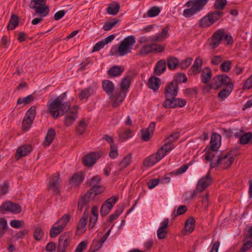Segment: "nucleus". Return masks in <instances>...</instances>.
<instances>
[{"mask_svg": "<svg viewBox=\"0 0 252 252\" xmlns=\"http://www.w3.org/2000/svg\"><path fill=\"white\" fill-rule=\"evenodd\" d=\"M95 92L94 88L92 86H90L87 88L82 90L79 97L81 100L84 99H88L92 94H93Z\"/></svg>", "mask_w": 252, "mask_h": 252, "instance_id": "obj_26", "label": "nucleus"}, {"mask_svg": "<svg viewBox=\"0 0 252 252\" xmlns=\"http://www.w3.org/2000/svg\"><path fill=\"white\" fill-rule=\"evenodd\" d=\"M233 161L234 158L231 152L225 154H221L220 155H217V160L216 162L210 163V167L215 168L220 165L222 169H227L230 167Z\"/></svg>", "mask_w": 252, "mask_h": 252, "instance_id": "obj_4", "label": "nucleus"}, {"mask_svg": "<svg viewBox=\"0 0 252 252\" xmlns=\"http://www.w3.org/2000/svg\"><path fill=\"white\" fill-rule=\"evenodd\" d=\"M157 157L154 154L147 157L143 161V165L145 167H150L158 162Z\"/></svg>", "mask_w": 252, "mask_h": 252, "instance_id": "obj_28", "label": "nucleus"}, {"mask_svg": "<svg viewBox=\"0 0 252 252\" xmlns=\"http://www.w3.org/2000/svg\"><path fill=\"white\" fill-rule=\"evenodd\" d=\"M223 12L219 11H215L209 13V16L212 24H214L215 22L220 20L221 17L223 15Z\"/></svg>", "mask_w": 252, "mask_h": 252, "instance_id": "obj_36", "label": "nucleus"}, {"mask_svg": "<svg viewBox=\"0 0 252 252\" xmlns=\"http://www.w3.org/2000/svg\"><path fill=\"white\" fill-rule=\"evenodd\" d=\"M102 87L103 91L110 97L113 96L114 86L113 83L108 80H105L102 82Z\"/></svg>", "mask_w": 252, "mask_h": 252, "instance_id": "obj_17", "label": "nucleus"}, {"mask_svg": "<svg viewBox=\"0 0 252 252\" xmlns=\"http://www.w3.org/2000/svg\"><path fill=\"white\" fill-rule=\"evenodd\" d=\"M70 219V216L69 215L65 214L55 223V225H59L64 229Z\"/></svg>", "mask_w": 252, "mask_h": 252, "instance_id": "obj_44", "label": "nucleus"}, {"mask_svg": "<svg viewBox=\"0 0 252 252\" xmlns=\"http://www.w3.org/2000/svg\"><path fill=\"white\" fill-rule=\"evenodd\" d=\"M131 154H129L127 156H125L120 163V166L121 167L124 169L128 166L131 162Z\"/></svg>", "mask_w": 252, "mask_h": 252, "instance_id": "obj_47", "label": "nucleus"}, {"mask_svg": "<svg viewBox=\"0 0 252 252\" xmlns=\"http://www.w3.org/2000/svg\"><path fill=\"white\" fill-rule=\"evenodd\" d=\"M166 69V61L165 60H160L158 62L155 69L154 73L156 75L162 74Z\"/></svg>", "mask_w": 252, "mask_h": 252, "instance_id": "obj_21", "label": "nucleus"}, {"mask_svg": "<svg viewBox=\"0 0 252 252\" xmlns=\"http://www.w3.org/2000/svg\"><path fill=\"white\" fill-rule=\"evenodd\" d=\"M120 8L119 4L117 2H115L114 4H110L106 8V11L109 14L115 15L118 13Z\"/></svg>", "mask_w": 252, "mask_h": 252, "instance_id": "obj_34", "label": "nucleus"}, {"mask_svg": "<svg viewBox=\"0 0 252 252\" xmlns=\"http://www.w3.org/2000/svg\"><path fill=\"white\" fill-rule=\"evenodd\" d=\"M160 80L158 77L152 76L150 78L148 82V87L154 91H157L160 86Z\"/></svg>", "mask_w": 252, "mask_h": 252, "instance_id": "obj_23", "label": "nucleus"}, {"mask_svg": "<svg viewBox=\"0 0 252 252\" xmlns=\"http://www.w3.org/2000/svg\"><path fill=\"white\" fill-rule=\"evenodd\" d=\"M70 242L69 236L65 233L62 234L59 239L58 252H65L66 247Z\"/></svg>", "mask_w": 252, "mask_h": 252, "instance_id": "obj_13", "label": "nucleus"}, {"mask_svg": "<svg viewBox=\"0 0 252 252\" xmlns=\"http://www.w3.org/2000/svg\"><path fill=\"white\" fill-rule=\"evenodd\" d=\"M32 147L29 145H23L19 147L15 154V157L19 159L23 157L27 156L32 151Z\"/></svg>", "mask_w": 252, "mask_h": 252, "instance_id": "obj_16", "label": "nucleus"}, {"mask_svg": "<svg viewBox=\"0 0 252 252\" xmlns=\"http://www.w3.org/2000/svg\"><path fill=\"white\" fill-rule=\"evenodd\" d=\"M88 126V124L84 119L81 120L78 123L77 126L75 127L76 133L79 135H82Z\"/></svg>", "mask_w": 252, "mask_h": 252, "instance_id": "obj_29", "label": "nucleus"}, {"mask_svg": "<svg viewBox=\"0 0 252 252\" xmlns=\"http://www.w3.org/2000/svg\"><path fill=\"white\" fill-rule=\"evenodd\" d=\"M118 200V197L113 196L108 198L102 205L100 213L102 216H105L108 214L116 202Z\"/></svg>", "mask_w": 252, "mask_h": 252, "instance_id": "obj_7", "label": "nucleus"}, {"mask_svg": "<svg viewBox=\"0 0 252 252\" xmlns=\"http://www.w3.org/2000/svg\"><path fill=\"white\" fill-rule=\"evenodd\" d=\"M119 22V19L114 18L112 21L109 22H106L103 27V29L105 31L110 30L115 25H116Z\"/></svg>", "mask_w": 252, "mask_h": 252, "instance_id": "obj_54", "label": "nucleus"}, {"mask_svg": "<svg viewBox=\"0 0 252 252\" xmlns=\"http://www.w3.org/2000/svg\"><path fill=\"white\" fill-rule=\"evenodd\" d=\"M134 36H128L120 43L118 47H113L110 51L111 55L124 56L131 52L132 48L135 43Z\"/></svg>", "mask_w": 252, "mask_h": 252, "instance_id": "obj_2", "label": "nucleus"}, {"mask_svg": "<svg viewBox=\"0 0 252 252\" xmlns=\"http://www.w3.org/2000/svg\"><path fill=\"white\" fill-rule=\"evenodd\" d=\"M224 36V31L223 30H218L213 33L211 37V41L209 43V46L213 49L217 48L220 43Z\"/></svg>", "mask_w": 252, "mask_h": 252, "instance_id": "obj_11", "label": "nucleus"}, {"mask_svg": "<svg viewBox=\"0 0 252 252\" xmlns=\"http://www.w3.org/2000/svg\"><path fill=\"white\" fill-rule=\"evenodd\" d=\"M7 229V221L4 218H0V237H2Z\"/></svg>", "mask_w": 252, "mask_h": 252, "instance_id": "obj_48", "label": "nucleus"}, {"mask_svg": "<svg viewBox=\"0 0 252 252\" xmlns=\"http://www.w3.org/2000/svg\"><path fill=\"white\" fill-rule=\"evenodd\" d=\"M195 226V220L193 218H189L185 223V229L187 231L191 233L193 231Z\"/></svg>", "mask_w": 252, "mask_h": 252, "instance_id": "obj_40", "label": "nucleus"}, {"mask_svg": "<svg viewBox=\"0 0 252 252\" xmlns=\"http://www.w3.org/2000/svg\"><path fill=\"white\" fill-rule=\"evenodd\" d=\"M185 94L189 97H196L198 92L195 88H188L185 90Z\"/></svg>", "mask_w": 252, "mask_h": 252, "instance_id": "obj_62", "label": "nucleus"}, {"mask_svg": "<svg viewBox=\"0 0 252 252\" xmlns=\"http://www.w3.org/2000/svg\"><path fill=\"white\" fill-rule=\"evenodd\" d=\"M4 211H8L13 214H19L21 212V207L18 204L7 201L0 206V212L3 214Z\"/></svg>", "mask_w": 252, "mask_h": 252, "instance_id": "obj_8", "label": "nucleus"}, {"mask_svg": "<svg viewBox=\"0 0 252 252\" xmlns=\"http://www.w3.org/2000/svg\"><path fill=\"white\" fill-rule=\"evenodd\" d=\"M126 92L120 91L116 96L115 101L113 103V107H117L124 100L126 96Z\"/></svg>", "mask_w": 252, "mask_h": 252, "instance_id": "obj_38", "label": "nucleus"}, {"mask_svg": "<svg viewBox=\"0 0 252 252\" xmlns=\"http://www.w3.org/2000/svg\"><path fill=\"white\" fill-rule=\"evenodd\" d=\"M172 81H175L178 85V83H185L187 81V77L184 73L177 74L175 75V79Z\"/></svg>", "mask_w": 252, "mask_h": 252, "instance_id": "obj_57", "label": "nucleus"}, {"mask_svg": "<svg viewBox=\"0 0 252 252\" xmlns=\"http://www.w3.org/2000/svg\"><path fill=\"white\" fill-rule=\"evenodd\" d=\"M217 151H212L211 149H210L208 152L205 154V159L208 161H210V163L212 162L213 159L217 157V155H220L218 154Z\"/></svg>", "mask_w": 252, "mask_h": 252, "instance_id": "obj_43", "label": "nucleus"}, {"mask_svg": "<svg viewBox=\"0 0 252 252\" xmlns=\"http://www.w3.org/2000/svg\"><path fill=\"white\" fill-rule=\"evenodd\" d=\"M46 3V0H32L30 2L29 7L35 10L33 16L38 14L41 17L46 16L49 13V8Z\"/></svg>", "mask_w": 252, "mask_h": 252, "instance_id": "obj_5", "label": "nucleus"}, {"mask_svg": "<svg viewBox=\"0 0 252 252\" xmlns=\"http://www.w3.org/2000/svg\"><path fill=\"white\" fill-rule=\"evenodd\" d=\"M212 181L213 178L208 173L205 176L202 177L198 180L196 184L197 189L203 191L206 188L211 185Z\"/></svg>", "mask_w": 252, "mask_h": 252, "instance_id": "obj_12", "label": "nucleus"}, {"mask_svg": "<svg viewBox=\"0 0 252 252\" xmlns=\"http://www.w3.org/2000/svg\"><path fill=\"white\" fill-rule=\"evenodd\" d=\"M60 174L56 173L52 175L49 181L48 189L52 191L54 195H58L60 193Z\"/></svg>", "mask_w": 252, "mask_h": 252, "instance_id": "obj_6", "label": "nucleus"}, {"mask_svg": "<svg viewBox=\"0 0 252 252\" xmlns=\"http://www.w3.org/2000/svg\"><path fill=\"white\" fill-rule=\"evenodd\" d=\"M36 107L35 106H32L27 112L25 117L28 119L34 120L36 115Z\"/></svg>", "mask_w": 252, "mask_h": 252, "instance_id": "obj_50", "label": "nucleus"}, {"mask_svg": "<svg viewBox=\"0 0 252 252\" xmlns=\"http://www.w3.org/2000/svg\"><path fill=\"white\" fill-rule=\"evenodd\" d=\"M209 0H190L188 1L185 6L189 7L185 9L183 15L186 17H190L203 9Z\"/></svg>", "mask_w": 252, "mask_h": 252, "instance_id": "obj_3", "label": "nucleus"}, {"mask_svg": "<svg viewBox=\"0 0 252 252\" xmlns=\"http://www.w3.org/2000/svg\"><path fill=\"white\" fill-rule=\"evenodd\" d=\"M221 87V84L220 83V75H217L215 76L211 83L210 84L209 86H206L204 88L205 90H207L209 91L210 89H214L218 90Z\"/></svg>", "mask_w": 252, "mask_h": 252, "instance_id": "obj_22", "label": "nucleus"}, {"mask_svg": "<svg viewBox=\"0 0 252 252\" xmlns=\"http://www.w3.org/2000/svg\"><path fill=\"white\" fill-rule=\"evenodd\" d=\"M102 245L98 241V240H94L90 247L89 252H95L98 251Z\"/></svg>", "mask_w": 252, "mask_h": 252, "instance_id": "obj_58", "label": "nucleus"}, {"mask_svg": "<svg viewBox=\"0 0 252 252\" xmlns=\"http://www.w3.org/2000/svg\"><path fill=\"white\" fill-rule=\"evenodd\" d=\"M200 26L202 28H206L212 25L208 15L204 16L200 20Z\"/></svg>", "mask_w": 252, "mask_h": 252, "instance_id": "obj_53", "label": "nucleus"}, {"mask_svg": "<svg viewBox=\"0 0 252 252\" xmlns=\"http://www.w3.org/2000/svg\"><path fill=\"white\" fill-rule=\"evenodd\" d=\"M160 12V9L158 7L153 6L147 11V14L149 17H153L158 15Z\"/></svg>", "mask_w": 252, "mask_h": 252, "instance_id": "obj_49", "label": "nucleus"}, {"mask_svg": "<svg viewBox=\"0 0 252 252\" xmlns=\"http://www.w3.org/2000/svg\"><path fill=\"white\" fill-rule=\"evenodd\" d=\"M220 137L218 134L213 135L210 142L212 151H217L220 146Z\"/></svg>", "mask_w": 252, "mask_h": 252, "instance_id": "obj_20", "label": "nucleus"}, {"mask_svg": "<svg viewBox=\"0 0 252 252\" xmlns=\"http://www.w3.org/2000/svg\"><path fill=\"white\" fill-rule=\"evenodd\" d=\"M44 232L41 227L37 226L33 232V237L37 241H40L43 236Z\"/></svg>", "mask_w": 252, "mask_h": 252, "instance_id": "obj_46", "label": "nucleus"}, {"mask_svg": "<svg viewBox=\"0 0 252 252\" xmlns=\"http://www.w3.org/2000/svg\"><path fill=\"white\" fill-rule=\"evenodd\" d=\"M84 180L83 175L81 172L75 173L70 180V184L74 186L79 185Z\"/></svg>", "mask_w": 252, "mask_h": 252, "instance_id": "obj_31", "label": "nucleus"}, {"mask_svg": "<svg viewBox=\"0 0 252 252\" xmlns=\"http://www.w3.org/2000/svg\"><path fill=\"white\" fill-rule=\"evenodd\" d=\"M187 211V206L185 205H182L179 207L177 211H174L172 214V215L174 217H176L179 215L184 214Z\"/></svg>", "mask_w": 252, "mask_h": 252, "instance_id": "obj_60", "label": "nucleus"}, {"mask_svg": "<svg viewBox=\"0 0 252 252\" xmlns=\"http://www.w3.org/2000/svg\"><path fill=\"white\" fill-rule=\"evenodd\" d=\"M56 132L55 130L51 128H50L47 133L45 139L43 142V145L45 146H48L50 145L54 140L55 137Z\"/></svg>", "mask_w": 252, "mask_h": 252, "instance_id": "obj_24", "label": "nucleus"}, {"mask_svg": "<svg viewBox=\"0 0 252 252\" xmlns=\"http://www.w3.org/2000/svg\"><path fill=\"white\" fill-rule=\"evenodd\" d=\"M233 85L230 84L229 86L226 87V88L223 89L218 94V97L220 100H224L226 97L228 96L233 89Z\"/></svg>", "mask_w": 252, "mask_h": 252, "instance_id": "obj_30", "label": "nucleus"}, {"mask_svg": "<svg viewBox=\"0 0 252 252\" xmlns=\"http://www.w3.org/2000/svg\"><path fill=\"white\" fill-rule=\"evenodd\" d=\"M212 77V70L209 67L203 69L201 74V80L203 83L207 84Z\"/></svg>", "mask_w": 252, "mask_h": 252, "instance_id": "obj_27", "label": "nucleus"}, {"mask_svg": "<svg viewBox=\"0 0 252 252\" xmlns=\"http://www.w3.org/2000/svg\"><path fill=\"white\" fill-rule=\"evenodd\" d=\"M167 64L168 67L173 70L176 68L178 65H179V62L177 58L174 57H170L167 59Z\"/></svg>", "mask_w": 252, "mask_h": 252, "instance_id": "obj_37", "label": "nucleus"}, {"mask_svg": "<svg viewBox=\"0 0 252 252\" xmlns=\"http://www.w3.org/2000/svg\"><path fill=\"white\" fill-rule=\"evenodd\" d=\"M252 139V133L247 132L240 137L239 142L243 145L248 144Z\"/></svg>", "mask_w": 252, "mask_h": 252, "instance_id": "obj_45", "label": "nucleus"}, {"mask_svg": "<svg viewBox=\"0 0 252 252\" xmlns=\"http://www.w3.org/2000/svg\"><path fill=\"white\" fill-rule=\"evenodd\" d=\"M178 91V85L175 81H172L165 88L164 96L165 98L176 97Z\"/></svg>", "mask_w": 252, "mask_h": 252, "instance_id": "obj_10", "label": "nucleus"}, {"mask_svg": "<svg viewBox=\"0 0 252 252\" xmlns=\"http://www.w3.org/2000/svg\"><path fill=\"white\" fill-rule=\"evenodd\" d=\"M105 188L101 185L94 186L91 187V189L89 190L88 194H94V196L98 195L104 191Z\"/></svg>", "mask_w": 252, "mask_h": 252, "instance_id": "obj_41", "label": "nucleus"}, {"mask_svg": "<svg viewBox=\"0 0 252 252\" xmlns=\"http://www.w3.org/2000/svg\"><path fill=\"white\" fill-rule=\"evenodd\" d=\"M19 22V17L15 14H12L9 23L7 25V29L8 30H14L18 26Z\"/></svg>", "mask_w": 252, "mask_h": 252, "instance_id": "obj_32", "label": "nucleus"}, {"mask_svg": "<svg viewBox=\"0 0 252 252\" xmlns=\"http://www.w3.org/2000/svg\"><path fill=\"white\" fill-rule=\"evenodd\" d=\"M202 63V60L200 57H197L195 60L193 64L190 68V70L194 74H197Z\"/></svg>", "mask_w": 252, "mask_h": 252, "instance_id": "obj_35", "label": "nucleus"}, {"mask_svg": "<svg viewBox=\"0 0 252 252\" xmlns=\"http://www.w3.org/2000/svg\"><path fill=\"white\" fill-rule=\"evenodd\" d=\"M124 71V67L115 65L109 69L107 71V73L109 76L114 77L121 75Z\"/></svg>", "mask_w": 252, "mask_h": 252, "instance_id": "obj_19", "label": "nucleus"}, {"mask_svg": "<svg viewBox=\"0 0 252 252\" xmlns=\"http://www.w3.org/2000/svg\"><path fill=\"white\" fill-rule=\"evenodd\" d=\"M102 156V152L100 151L90 153L84 157L83 160V163L86 166L92 167L96 160Z\"/></svg>", "mask_w": 252, "mask_h": 252, "instance_id": "obj_9", "label": "nucleus"}, {"mask_svg": "<svg viewBox=\"0 0 252 252\" xmlns=\"http://www.w3.org/2000/svg\"><path fill=\"white\" fill-rule=\"evenodd\" d=\"M163 106L164 108H174L178 106L177 98L175 97L173 98H166L164 102L163 103Z\"/></svg>", "mask_w": 252, "mask_h": 252, "instance_id": "obj_33", "label": "nucleus"}, {"mask_svg": "<svg viewBox=\"0 0 252 252\" xmlns=\"http://www.w3.org/2000/svg\"><path fill=\"white\" fill-rule=\"evenodd\" d=\"M130 79L128 77L124 78L121 83V91L126 92L130 86Z\"/></svg>", "mask_w": 252, "mask_h": 252, "instance_id": "obj_55", "label": "nucleus"}, {"mask_svg": "<svg viewBox=\"0 0 252 252\" xmlns=\"http://www.w3.org/2000/svg\"><path fill=\"white\" fill-rule=\"evenodd\" d=\"M65 93L62 94L53 101L49 105L48 109L51 115L57 119L65 114L64 123L66 126H71L78 117V107L70 108L69 102H63Z\"/></svg>", "mask_w": 252, "mask_h": 252, "instance_id": "obj_1", "label": "nucleus"}, {"mask_svg": "<svg viewBox=\"0 0 252 252\" xmlns=\"http://www.w3.org/2000/svg\"><path fill=\"white\" fill-rule=\"evenodd\" d=\"M89 194L86 193L79 199L78 202V210L82 211L83 208L85 206H87L86 209L87 208L89 209Z\"/></svg>", "mask_w": 252, "mask_h": 252, "instance_id": "obj_25", "label": "nucleus"}, {"mask_svg": "<svg viewBox=\"0 0 252 252\" xmlns=\"http://www.w3.org/2000/svg\"><path fill=\"white\" fill-rule=\"evenodd\" d=\"M110 152L109 153V157L112 158H114L117 157L118 155L117 146L115 144H113L110 145Z\"/></svg>", "mask_w": 252, "mask_h": 252, "instance_id": "obj_61", "label": "nucleus"}, {"mask_svg": "<svg viewBox=\"0 0 252 252\" xmlns=\"http://www.w3.org/2000/svg\"><path fill=\"white\" fill-rule=\"evenodd\" d=\"M33 120L28 119V118L25 117L22 122V128L24 131H27L32 126Z\"/></svg>", "mask_w": 252, "mask_h": 252, "instance_id": "obj_59", "label": "nucleus"}, {"mask_svg": "<svg viewBox=\"0 0 252 252\" xmlns=\"http://www.w3.org/2000/svg\"><path fill=\"white\" fill-rule=\"evenodd\" d=\"M231 62L226 61L223 62L220 65L221 69L224 72H228L231 68Z\"/></svg>", "mask_w": 252, "mask_h": 252, "instance_id": "obj_64", "label": "nucleus"}, {"mask_svg": "<svg viewBox=\"0 0 252 252\" xmlns=\"http://www.w3.org/2000/svg\"><path fill=\"white\" fill-rule=\"evenodd\" d=\"M63 229L59 225H54L51 227L50 231V236L51 238H55L60 234Z\"/></svg>", "mask_w": 252, "mask_h": 252, "instance_id": "obj_39", "label": "nucleus"}, {"mask_svg": "<svg viewBox=\"0 0 252 252\" xmlns=\"http://www.w3.org/2000/svg\"><path fill=\"white\" fill-rule=\"evenodd\" d=\"M88 209H85V211L79 220V222L77 227V230L80 231L82 233H83L86 230V224L87 223L88 217Z\"/></svg>", "mask_w": 252, "mask_h": 252, "instance_id": "obj_15", "label": "nucleus"}, {"mask_svg": "<svg viewBox=\"0 0 252 252\" xmlns=\"http://www.w3.org/2000/svg\"><path fill=\"white\" fill-rule=\"evenodd\" d=\"M226 0H216L214 7L215 9L222 10L226 5Z\"/></svg>", "mask_w": 252, "mask_h": 252, "instance_id": "obj_56", "label": "nucleus"}, {"mask_svg": "<svg viewBox=\"0 0 252 252\" xmlns=\"http://www.w3.org/2000/svg\"><path fill=\"white\" fill-rule=\"evenodd\" d=\"M220 77V83L221 86L222 85H225L227 87L229 86V85L233 84L231 81L230 78L226 74L219 75Z\"/></svg>", "mask_w": 252, "mask_h": 252, "instance_id": "obj_52", "label": "nucleus"}, {"mask_svg": "<svg viewBox=\"0 0 252 252\" xmlns=\"http://www.w3.org/2000/svg\"><path fill=\"white\" fill-rule=\"evenodd\" d=\"M11 226L15 228H20L23 227L24 225V222L23 220H12L10 223Z\"/></svg>", "mask_w": 252, "mask_h": 252, "instance_id": "obj_63", "label": "nucleus"}, {"mask_svg": "<svg viewBox=\"0 0 252 252\" xmlns=\"http://www.w3.org/2000/svg\"><path fill=\"white\" fill-rule=\"evenodd\" d=\"M168 31L169 28L168 27L166 26L164 27L162 29L160 33L157 35H153L151 37V41L153 42H160L163 41V39L167 37Z\"/></svg>", "mask_w": 252, "mask_h": 252, "instance_id": "obj_18", "label": "nucleus"}, {"mask_svg": "<svg viewBox=\"0 0 252 252\" xmlns=\"http://www.w3.org/2000/svg\"><path fill=\"white\" fill-rule=\"evenodd\" d=\"M155 128V123H151L149 127L141 130V138L144 141H148L152 135Z\"/></svg>", "mask_w": 252, "mask_h": 252, "instance_id": "obj_14", "label": "nucleus"}, {"mask_svg": "<svg viewBox=\"0 0 252 252\" xmlns=\"http://www.w3.org/2000/svg\"><path fill=\"white\" fill-rule=\"evenodd\" d=\"M154 45H149L143 46L139 51V54L142 56H145L153 52Z\"/></svg>", "mask_w": 252, "mask_h": 252, "instance_id": "obj_42", "label": "nucleus"}, {"mask_svg": "<svg viewBox=\"0 0 252 252\" xmlns=\"http://www.w3.org/2000/svg\"><path fill=\"white\" fill-rule=\"evenodd\" d=\"M34 99V96L31 94L23 98H19L17 100V104H21L22 103L28 104L33 101Z\"/></svg>", "mask_w": 252, "mask_h": 252, "instance_id": "obj_51", "label": "nucleus"}]
</instances>
